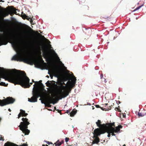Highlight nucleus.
<instances>
[{"mask_svg": "<svg viewBox=\"0 0 146 146\" xmlns=\"http://www.w3.org/2000/svg\"><path fill=\"white\" fill-rule=\"evenodd\" d=\"M46 146H48V145H46Z\"/></svg>", "mask_w": 146, "mask_h": 146, "instance_id": "obj_60", "label": "nucleus"}, {"mask_svg": "<svg viewBox=\"0 0 146 146\" xmlns=\"http://www.w3.org/2000/svg\"><path fill=\"white\" fill-rule=\"evenodd\" d=\"M9 38V36L7 37L6 38H2L0 40V42L1 45H6L8 43L7 39Z\"/></svg>", "mask_w": 146, "mask_h": 146, "instance_id": "obj_10", "label": "nucleus"}, {"mask_svg": "<svg viewBox=\"0 0 146 146\" xmlns=\"http://www.w3.org/2000/svg\"><path fill=\"white\" fill-rule=\"evenodd\" d=\"M98 67L97 66H96V67H95V69L96 70H97L98 69Z\"/></svg>", "mask_w": 146, "mask_h": 146, "instance_id": "obj_36", "label": "nucleus"}, {"mask_svg": "<svg viewBox=\"0 0 146 146\" xmlns=\"http://www.w3.org/2000/svg\"><path fill=\"white\" fill-rule=\"evenodd\" d=\"M117 127L120 129H122L123 127V126L122 125H120L117 126Z\"/></svg>", "mask_w": 146, "mask_h": 146, "instance_id": "obj_26", "label": "nucleus"}, {"mask_svg": "<svg viewBox=\"0 0 146 146\" xmlns=\"http://www.w3.org/2000/svg\"><path fill=\"white\" fill-rule=\"evenodd\" d=\"M70 110H67L66 111V113H69L70 116H74L76 113V110L75 109H73L72 111H70Z\"/></svg>", "mask_w": 146, "mask_h": 146, "instance_id": "obj_11", "label": "nucleus"}, {"mask_svg": "<svg viewBox=\"0 0 146 146\" xmlns=\"http://www.w3.org/2000/svg\"><path fill=\"white\" fill-rule=\"evenodd\" d=\"M46 77H47V78H49V76L48 75H47L46 76Z\"/></svg>", "mask_w": 146, "mask_h": 146, "instance_id": "obj_49", "label": "nucleus"}, {"mask_svg": "<svg viewBox=\"0 0 146 146\" xmlns=\"http://www.w3.org/2000/svg\"><path fill=\"white\" fill-rule=\"evenodd\" d=\"M27 46L28 47L30 48H33L35 47L33 42L32 41L29 42L28 43Z\"/></svg>", "mask_w": 146, "mask_h": 146, "instance_id": "obj_14", "label": "nucleus"}, {"mask_svg": "<svg viewBox=\"0 0 146 146\" xmlns=\"http://www.w3.org/2000/svg\"><path fill=\"white\" fill-rule=\"evenodd\" d=\"M20 54H16L12 58L11 60L19 61H20Z\"/></svg>", "mask_w": 146, "mask_h": 146, "instance_id": "obj_9", "label": "nucleus"}, {"mask_svg": "<svg viewBox=\"0 0 146 146\" xmlns=\"http://www.w3.org/2000/svg\"><path fill=\"white\" fill-rule=\"evenodd\" d=\"M23 61L25 63L30 65H33V59L30 57H26L24 58Z\"/></svg>", "mask_w": 146, "mask_h": 146, "instance_id": "obj_7", "label": "nucleus"}, {"mask_svg": "<svg viewBox=\"0 0 146 146\" xmlns=\"http://www.w3.org/2000/svg\"><path fill=\"white\" fill-rule=\"evenodd\" d=\"M55 55L57 57V58L58 60V61H59V62L61 64V66L64 69H66L67 68L64 65V64L60 60V59L59 57L58 56L57 54L55 52H54Z\"/></svg>", "mask_w": 146, "mask_h": 146, "instance_id": "obj_12", "label": "nucleus"}, {"mask_svg": "<svg viewBox=\"0 0 146 146\" xmlns=\"http://www.w3.org/2000/svg\"><path fill=\"white\" fill-rule=\"evenodd\" d=\"M64 143L63 141H62L61 142H60L59 140H58L55 143L56 146H60L62 144Z\"/></svg>", "mask_w": 146, "mask_h": 146, "instance_id": "obj_17", "label": "nucleus"}, {"mask_svg": "<svg viewBox=\"0 0 146 146\" xmlns=\"http://www.w3.org/2000/svg\"><path fill=\"white\" fill-rule=\"evenodd\" d=\"M143 5V4H142L140 6H139L137 7H136L134 10V11H135L137 10H138L140 9L141 7Z\"/></svg>", "mask_w": 146, "mask_h": 146, "instance_id": "obj_22", "label": "nucleus"}, {"mask_svg": "<svg viewBox=\"0 0 146 146\" xmlns=\"http://www.w3.org/2000/svg\"><path fill=\"white\" fill-rule=\"evenodd\" d=\"M21 116V115L20 114V113H19V114L18 115V118H19Z\"/></svg>", "mask_w": 146, "mask_h": 146, "instance_id": "obj_34", "label": "nucleus"}, {"mask_svg": "<svg viewBox=\"0 0 146 146\" xmlns=\"http://www.w3.org/2000/svg\"><path fill=\"white\" fill-rule=\"evenodd\" d=\"M35 84L33 85V86H35Z\"/></svg>", "mask_w": 146, "mask_h": 146, "instance_id": "obj_59", "label": "nucleus"}, {"mask_svg": "<svg viewBox=\"0 0 146 146\" xmlns=\"http://www.w3.org/2000/svg\"><path fill=\"white\" fill-rule=\"evenodd\" d=\"M108 133V137H110V136L111 135V134H110V132L109 133Z\"/></svg>", "mask_w": 146, "mask_h": 146, "instance_id": "obj_31", "label": "nucleus"}, {"mask_svg": "<svg viewBox=\"0 0 146 146\" xmlns=\"http://www.w3.org/2000/svg\"><path fill=\"white\" fill-rule=\"evenodd\" d=\"M96 124L97 126L99 128H101L100 129L104 130H105V132H106L105 129L106 127V126L105 124H101V121L100 120H98V121L96 122Z\"/></svg>", "mask_w": 146, "mask_h": 146, "instance_id": "obj_6", "label": "nucleus"}, {"mask_svg": "<svg viewBox=\"0 0 146 146\" xmlns=\"http://www.w3.org/2000/svg\"><path fill=\"white\" fill-rule=\"evenodd\" d=\"M50 76L51 79H52L53 78V76L50 75Z\"/></svg>", "mask_w": 146, "mask_h": 146, "instance_id": "obj_43", "label": "nucleus"}, {"mask_svg": "<svg viewBox=\"0 0 146 146\" xmlns=\"http://www.w3.org/2000/svg\"><path fill=\"white\" fill-rule=\"evenodd\" d=\"M30 85H29V87L31 86V85L33 83L32 82H31V83H30Z\"/></svg>", "mask_w": 146, "mask_h": 146, "instance_id": "obj_40", "label": "nucleus"}, {"mask_svg": "<svg viewBox=\"0 0 146 146\" xmlns=\"http://www.w3.org/2000/svg\"><path fill=\"white\" fill-rule=\"evenodd\" d=\"M115 109H118V108H115Z\"/></svg>", "mask_w": 146, "mask_h": 146, "instance_id": "obj_57", "label": "nucleus"}, {"mask_svg": "<svg viewBox=\"0 0 146 146\" xmlns=\"http://www.w3.org/2000/svg\"><path fill=\"white\" fill-rule=\"evenodd\" d=\"M22 120L23 122H21L19 126L20 129L25 135H28L30 132V130L27 129L28 125L30 124L28 121V119L26 118H23Z\"/></svg>", "mask_w": 146, "mask_h": 146, "instance_id": "obj_2", "label": "nucleus"}, {"mask_svg": "<svg viewBox=\"0 0 146 146\" xmlns=\"http://www.w3.org/2000/svg\"><path fill=\"white\" fill-rule=\"evenodd\" d=\"M9 143V142H7V143H5V145H4L5 146H8V145H7V143Z\"/></svg>", "mask_w": 146, "mask_h": 146, "instance_id": "obj_33", "label": "nucleus"}, {"mask_svg": "<svg viewBox=\"0 0 146 146\" xmlns=\"http://www.w3.org/2000/svg\"><path fill=\"white\" fill-rule=\"evenodd\" d=\"M87 103L88 105L90 106L91 105V104L90 103L87 102Z\"/></svg>", "mask_w": 146, "mask_h": 146, "instance_id": "obj_42", "label": "nucleus"}, {"mask_svg": "<svg viewBox=\"0 0 146 146\" xmlns=\"http://www.w3.org/2000/svg\"><path fill=\"white\" fill-rule=\"evenodd\" d=\"M118 102H118V103H119V104H120V101H118Z\"/></svg>", "mask_w": 146, "mask_h": 146, "instance_id": "obj_55", "label": "nucleus"}, {"mask_svg": "<svg viewBox=\"0 0 146 146\" xmlns=\"http://www.w3.org/2000/svg\"><path fill=\"white\" fill-rule=\"evenodd\" d=\"M62 92L63 94L62 95V96H63V98H64L66 97L69 94V93L68 91H66L65 92H64L63 91Z\"/></svg>", "mask_w": 146, "mask_h": 146, "instance_id": "obj_18", "label": "nucleus"}, {"mask_svg": "<svg viewBox=\"0 0 146 146\" xmlns=\"http://www.w3.org/2000/svg\"><path fill=\"white\" fill-rule=\"evenodd\" d=\"M20 112L19 113L22 116L26 117L27 115V113H25V111L22 110H20Z\"/></svg>", "mask_w": 146, "mask_h": 146, "instance_id": "obj_15", "label": "nucleus"}, {"mask_svg": "<svg viewBox=\"0 0 146 146\" xmlns=\"http://www.w3.org/2000/svg\"><path fill=\"white\" fill-rule=\"evenodd\" d=\"M41 102L42 104H44L45 105V103L44 102H43L42 101H41Z\"/></svg>", "mask_w": 146, "mask_h": 146, "instance_id": "obj_38", "label": "nucleus"}, {"mask_svg": "<svg viewBox=\"0 0 146 146\" xmlns=\"http://www.w3.org/2000/svg\"><path fill=\"white\" fill-rule=\"evenodd\" d=\"M95 107L97 108H100V106L98 105H95Z\"/></svg>", "mask_w": 146, "mask_h": 146, "instance_id": "obj_29", "label": "nucleus"}, {"mask_svg": "<svg viewBox=\"0 0 146 146\" xmlns=\"http://www.w3.org/2000/svg\"><path fill=\"white\" fill-rule=\"evenodd\" d=\"M41 86H44L43 84L42 83H41Z\"/></svg>", "mask_w": 146, "mask_h": 146, "instance_id": "obj_47", "label": "nucleus"}, {"mask_svg": "<svg viewBox=\"0 0 146 146\" xmlns=\"http://www.w3.org/2000/svg\"><path fill=\"white\" fill-rule=\"evenodd\" d=\"M32 94L33 96L31 98H28V101L31 102H36L37 98L40 96V94L38 92H34L33 91Z\"/></svg>", "mask_w": 146, "mask_h": 146, "instance_id": "obj_5", "label": "nucleus"}, {"mask_svg": "<svg viewBox=\"0 0 146 146\" xmlns=\"http://www.w3.org/2000/svg\"><path fill=\"white\" fill-rule=\"evenodd\" d=\"M57 110V111H58L59 110H58V109H57V110Z\"/></svg>", "mask_w": 146, "mask_h": 146, "instance_id": "obj_61", "label": "nucleus"}, {"mask_svg": "<svg viewBox=\"0 0 146 146\" xmlns=\"http://www.w3.org/2000/svg\"><path fill=\"white\" fill-rule=\"evenodd\" d=\"M123 146H125V144H124Z\"/></svg>", "mask_w": 146, "mask_h": 146, "instance_id": "obj_56", "label": "nucleus"}, {"mask_svg": "<svg viewBox=\"0 0 146 146\" xmlns=\"http://www.w3.org/2000/svg\"><path fill=\"white\" fill-rule=\"evenodd\" d=\"M11 44L12 47L14 49L17 48L19 46V44L17 42H12Z\"/></svg>", "mask_w": 146, "mask_h": 146, "instance_id": "obj_13", "label": "nucleus"}, {"mask_svg": "<svg viewBox=\"0 0 146 146\" xmlns=\"http://www.w3.org/2000/svg\"><path fill=\"white\" fill-rule=\"evenodd\" d=\"M46 143H47V144H48V145H50V144H52V143L50 142H49L48 141H46Z\"/></svg>", "mask_w": 146, "mask_h": 146, "instance_id": "obj_28", "label": "nucleus"}, {"mask_svg": "<svg viewBox=\"0 0 146 146\" xmlns=\"http://www.w3.org/2000/svg\"><path fill=\"white\" fill-rule=\"evenodd\" d=\"M72 80L73 83L74 84H75L76 83V78L73 75V78Z\"/></svg>", "mask_w": 146, "mask_h": 146, "instance_id": "obj_21", "label": "nucleus"}, {"mask_svg": "<svg viewBox=\"0 0 146 146\" xmlns=\"http://www.w3.org/2000/svg\"><path fill=\"white\" fill-rule=\"evenodd\" d=\"M112 129L113 132L115 133H119L121 132L120 130L119 129H118L117 127H116L115 128H113Z\"/></svg>", "mask_w": 146, "mask_h": 146, "instance_id": "obj_16", "label": "nucleus"}, {"mask_svg": "<svg viewBox=\"0 0 146 146\" xmlns=\"http://www.w3.org/2000/svg\"><path fill=\"white\" fill-rule=\"evenodd\" d=\"M0 1V2L2 1V2H4V1H2V0H1Z\"/></svg>", "mask_w": 146, "mask_h": 146, "instance_id": "obj_50", "label": "nucleus"}, {"mask_svg": "<svg viewBox=\"0 0 146 146\" xmlns=\"http://www.w3.org/2000/svg\"><path fill=\"white\" fill-rule=\"evenodd\" d=\"M62 98H63V97H61L60 96L58 98H56V100H54L53 98L50 99V103L51 104H55L57 103L59 100H61Z\"/></svg>", "mask_w": 146, "mask_h": 146, "instance_id": "obj_8", "label": "nucleus"}, {"mask_svg": "<svg viewBox=\"0 0 146 146\" xmlns=\"http://www.w3.org/2000/svg\"><path fill=\"white\" fill-rule=\"evenodd\" d=\"M15 99L11 97H8L3 100H0V106H3L7 104H13L15 101Z\"/></svg>", "mask_w": 146, "mask_h": 146, "instance_id": "obj_4", "label": "nucleus"}, {"mask_svg": "<svg viewBox=\"0 0 146 146\" xmlns=\"http://www.w3.org/2000/svg\"><path fill=\"white\" fill-rule=\"evenodd\" d=\"M0 140H2L3 141L4 140V139H3V137H2V136H1V137L0 139Z\"/></svg>", "mask_w": 146, "mask_h": 146, "instance_id": "obj_30", "label": "nucleus"}, {"mask_svg": "<svg viewBox=\"0 0 146 146\" xmlns=\"http://www.w3.org/2000/svg\"><path fill=\"white\" fill-rule=\"evenodd\" d=\"M50 81H48L46 83V86L48 87L51 84V83L50 82Z\"/></svg>", "mask_w": 146, "mask_h": 146, "instance_id": "obj_24", "label": "nucleus"}, {"mask_svg": "<svg viewBox=\"0 0 146 146\" xmlns=\"http://www.w3.org/2000/svg\"><path fill=\"white\" fill-rule=\"evenodd\" d=\"M111 109V108H108L107 109V110H110Z\"/></svg>", "mask_w": 146, "mask_h": 146, "instance_id": "obj_52", "label": "nucleus"}, {"mask_svg": "<svg viewBox=\"0 0 146 146\" xmlns=\"http://www.w3.org/2000/svg\"><path fill=\"white\" fill-rule=\"evenodd\" d=\"M145 115H146V113H142L139 112L138 113V115L139 117H143Z\"/></svg>", "mask_w": 146, "mask_h": 146, "instance_id": "obj_19", "label": "nucleus"}, {"mask_svg": "<svg viewBox=\"0 0 146 146\" xmlns=\"http://www.w3.org/2000/svg\"><path fill=\"white\" fill-rule=\"evenodd\" d=\"M94 132L96 137L92 142V144H98V143L100 142V139L98 136H100L101 134L105 133V131L104 130L100 129L99 128H97L94 130Z\"/></svg>", "mask_w": 146, "mask_h": 146, "instance_id": "obj_3", "label": "nucleus"}, {"mask_svg": "<svg viewBox=\"0 0 146 146\" xmlns=\"http://www.w3.org/2000/svg\"><path fill=\"white\" fill-rule=\"evenodd\" d=\"M104 80H105V82L106 83V80L105 78H104Z\"/></svg>", "mask_w": 146, "mask_h": 146, "instance_id": "obj_51", "label": "nucleus"}, {"mask_svg": "<svg viewBox=\"0 0 146 146\" xmlns=\"http://www.w3.org/2000/svg\"><path fill=\"white\" fill-rule=\"evenodd\" d=\"M4 78L9 82L15 85H20L24 88H26L27 84H29L30 80L26 75L23 76L19 74L13 75L11 70L4 69L0 67V85L7 86L8 84L1 82V78Z\"/></svg>", "mask_w": 146, "mask_h": 146, "instance_id": "obj_1", "label": "nucleus"}, {"mask_svg": "<svg viewBox=\"0 0 146 146\" xmlns=\"http://www.w3.org/2000/svg\"><path fill=\"white\" fill-rule=\"evenodd\" d=\"M45 106L47 107H48V106H48V103L47 104H46L45 103Z\"/></svg>", "mask_w": 146, "mask_h": 146, "instance_id": "obj_39", "label": "nucleus"}, {"mask_svg": "<svg viewBox=\"0 0 146 146\" xmlns=\"http://www.w3.org/2000/svg\"><path fill=\"white\" fill-rule=\"evenodd\" d=\"M48 110H49V111L51 110L50 109H48Z\"/></svg>", "mask_w": 146, "mask_h": 146, "instance_id": "obj_58", "label": "nucleus"}, {"mask_svg": "<svg viewBox=\"0 0 146 146\" xmlns=\"http://www.w3.org/2000/svg\"><path fill=\"white\" fill-rule=\"evenodd\" d=\"M62 88L63 89H66V86H62Z\"/></svg>", "mask_w": 146, "mask_h": 146, "instance_id": "obj_35", "label": "nucleus"}, {"mask_svg": "<svg viewBox=\"0 0 146 146\" xmlns=\"http://www.w3.org/2000/svg\"><path fill=\"white\" fill-rule=\"evenodd\" d=\"M110 134H111V135L112 136H115V134L113 133V131H110Z\"/></svg>", "mask_w": 146, "mask_h": 146, "instance_id": "obj_25", "label": "nucleus"}, {"mask_svg": "<svg viewBox=\"0 0 146 146\" xmlns=\"http://www.w3.org/2000/svg\"><path fill=\"white\" fill-rule=\"evenodd\" d=\"M27 145L26 144H24V146H27Z\"/></svg>", "mask_w": 146, "mask_h": 146, "instance_id": "obj_44", "label": "nucleus"}, {"mask_svg": "<svg viewBox=\"0 0 146 146\" xmlns=\"http://www.w3.org/2000/svg\"><path fill=\"white\" fill-rule=\"evenodd\" d=\"M103 74H101L100 75V78H101V79H102L103 78Z\"/></svg>", "mask_w": 146, "mask_h": 146, "instance_id": "obj_32", "label": "nucleus"}, {"mask_svg": "<svg viewBox=\"0 0 146 146\" xmlns=\"http://www.w3.org/2000/svg\"><path fill=\"white\" fill-rule=\"evenodd\" d=\"M108 105V104H107H107H105V107H106V106H107Z\"/></svg>", "mask_w": 146, "mask_h": 146, "instance_id": "obj_46", "label": "nucleus"}, {"mask_svg": "<svg viewBox=\"0 0 146 146\" xmlns=\"http://www.w3.org/2000/svg\"><path fill=\"white\" fill-rule=\"evenodd\" d=\"M56 107H54V109L55 110H56Z\"/></svg>", "mask_w": 146, "mask_h": 146, "instance_id": "obj_53", "label": "nucleus"}, {"mask_svg": "<svg viewBox=\"0 0 146 146\" xmlns=\"http://www.w3.org/2000/svg\"><path fill=\"white\" fill-rule=\"evenodd\" d=\"M48 74H49L50 75V72L49 71H48Z\"/></svg>", "mask_w": 146, "mask_h": 146, "instance_id": "obj_48", "label": "nucleus"}, {"mask_svg": "<svg viewBox=\"0 0 146 146\" xmlns=\"http://www.w3.org/2000/svg\"><path fill=\"white\" fill-rule=\"evenodd\" d=\"M68 146H72L70 145H68Z\"/></svg>", "mask_w": 146, "mask_h": 146, "instance_id": "obj_62", "label": "nucleus"}, {"mask_svg": "<svg viewBox=\"0 0 146 146\" xmlns=\"http://www.w3.org/2000/svg\"><path fill=\"white\" fill-rule=\"evenodd\" d=\"M112 125L113 126H115L114 123L113 122L112 123Z\"/></svg>", "mask_w": 146, "mask_h": 146, "instance_id": "obj_41", "label": "nucleus"}, {"mask_svg": "<svg viewBox=\"0 0 146 146\" xmlns=\"http://www.w3.org/2000/svg\"><path fill=\"white\" fill-rule=\"evenodd\" d=\"M32 81L33 82H34L36 83H37L38 84V82H35V81H34V80H32Z\"/></svg>", "mask_w": 146, "mask_h": 146, "instance_id": "obj_37", "label": "nucleus"}, {"mask_svg": "<svg viewBox=\"0 0 146 146\" xmlns=\"http://www.w3.org/2000/svg\"><path fill=\"white\" fill-rule=\"evenodd\" d=\"M8 110V111H11V109L10 108H9Z\"/></svg>", "mask_w": 146, "mask_h": 146, "instance_id": "obj_45", "label": "nucleus"}, {"mask_svg": "<svg viewBox=\"0 0 146 146\" xmlns=\"http://www.w3.org/2000/svg\"><path fill=\"white\" fill-rule=\"evenodd\" d=\"M21 17L23 19H25L27 17H28V16H27L24 13H23V14L22 15Z\"/></svg>", "mask_w": 146, "mask_h": 146, "instance_id": "obj_23", "label": "nucleus"}, {"mask_svg": "<svg viewBox=\"0 0 146 146\" xmlns=\"http://www.w3.org/2000/svg\"><path fill=\"white\" fill-rule=\"evenodd\" d=\"M50 99H52V98H49L48 100V105L49 106L48 108H51V105H50V104H51L50 103Z\"/></svg>", "mask_w": 146, "mask_h": 146, "instance_id": "obj_20", "label": "nucleus"}, {"mask_svg": "<svg viewBox=\"0 0 146 146\" xmlns=\"http://www.w3.org/2000/svg\"><path fill=\"white\" fill-rule=\"evenodd\" d=\"M69 140V139L68 137H66L65 139V142H68V141Z\"/></svg>", "mask_w": 146, "mask_h": 146, "instance_id": "obj_27", "label": "nucleus"}, {"mask_svg": "<svg viewBox=\"0 0 146 146\" xmlns=\"http://www.w3.org/2000/svg\"><path fill=\"white\" fill-rule=\"evenodd\" d=\"M109 42H108V43H109Z\"/></svg>", "mask_w": 146, "mask_h": 146, "instance_id": "obj_63", "label": "nucleus"}, {"mask_svg": "<svg viewBox=\"0 0 146 146\" xmlns=\"http://www.w3.org/2000/svg\"><path fill=\"white\" fill-rule=\"evenodd\" d=\"M118 102H118V103H119V104H120V101H118Z\"/></svg>", "mask_w": 146, "mask_h": 146, "instance_id": "obj_54", "label": "nucleus"}]
</instances>
